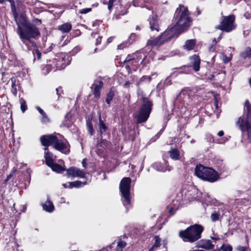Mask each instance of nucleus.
I'll return each mask as SVG.
<instances>
[{
    "mask_svg": "<svg viewBox=\"0 0 251 251\" xmlns=\"http://www.w3.org/2000/svg\"><path fill=\"white\" fill-rule=\"evenodd\" d=\"M14 18L18 25L17 33L20 39L28 50H32L34 57L33 61L36 59L40 60L41 53L34 41V40L38 38L40 35L38 29L34 25L28 22L23 15H21L17 19L15 14Z\"/></svg>",
    "mask_w": 251,
    "mask_h": 251,
    "instance_id": "nucleus-1",
    "label": "nucleus"
},
{
    "mask_svg": "<svg viewBox=\"0 0 251 251\" xmlns=\"http://www.w3.org/2000/svg\"><path fill=\"white\" fill-rule=\"evenodd\" d=\"M174 25L168 29L176 35L184 31L192 24V19L190 17V13L187 7L179 5L176 9L173 19Z\"/></svg>",
    "mask_w": 251,
    "mask_h": 251,
    "instance_id": "nucleus-2",
    "label": "nucleus"
},
{
    "mask_svg": "<svg viewBox=\"0 0 251 251\" xmlns=\"http://www.w3.org/2000/svg\"><path fill=\"white\" fill-rule=\"evenodd\" d=\"M244 108L247 112L246 117H240L236 122V126L242 133L247 132L248 139L251 140V105L248 100L245 101Z\"/></svg>",
    "mask_w": 251,
    "mask_h": 251,
    "instance_id": "nucleus-3",
    "label": "nucleus"
},
{
    "mask_svg": "<svg viewBox=\"0 0 251 251\" xmlns=\"http://www.w3.org/2000/svg\"><path fill=\"white\" fill-rule=\"evenodd\" d=\"M203 230V228L201 226L195 225L185 230L179 231L178 235L184 242L194 243L201 238Z\"/></svg>",
    "mask_w": 251,
    "mask_h": 251,
    "instance_id": "nucleus-4",
    "label": "nucleus"
},
{
    "mask_svg": "<svg viewBox=\"0 0 251 251\" xmlns=\"http://www.w3.org/2000/svg\"><path fill=\"white\" fill-rule=\"evenodd\" d=\"M195 174L198 177L211 182L218 179V176L213 169L204 167L202 165L196 166Z\"/></svg>",
    "mask_w": 251,
    "mask_h": 251,
    "instance_id": "nucleus-5",
    "label": "nucleus"
},
{
    "mask_svg": "<svg viewBox=\"0 0 251 251\" xmlns=\"http://www.w3.org/2000/svg\"><path fill=\"white\" fill-rule=\"evenodd\" d=\"M130 184L131 179L129 177H124L121 180L120 185V192L124 199L123 204L126 207L130 204Z\"/></svg>",
    "mask_w": 251,
    "mask_h": 251,
    "instance_id": "nucleus-6",
    "label": "nucleus"
},
{
    "mask_svg": "<svg viewBox=\"0 0 251 251\" xmlns=\"http://www.w3.org/2000/svg\"><path fill=\"white\" fill-rule=\"evenodd\" d=\"M174 37L173 33H171L168 29H167L161 35L154 39L149 40L147 42V46L159 47L170 41Z\"/></svg>",
    "mask_w": 251,
    "mask_h": 251,
    "instance_id": "nucleus-7",
    "label": "nucleus"
},
{
    "mask_svg": "<svg viewBox=\"0 0 251 251\" xmlns=\"http://www.w3.org/2000/svg\"><path fill=\"white\" fill-rule=\"evenodd\" d=\"M151 105L150 101L144 102L135 116L137 123L145 122L148 119L151 110Z\"/></svg>",
    "mask_w": 251,
    "mask_h": 251,
    "instance_id": "nucleus-8",
    "label": "nucleus"
},
{
    "mask_svg": "<svg viewBox=\"0 0 251 251\" xmlns=\"http://www.w3.org/2000/svg\"><path fill=\"white\" fill-rule=\"evenodd\" d=\"M194 96V92L189 88H184L177 96L176 102H182L183 104L187 105L191 104Z\"/></svg>",
    "mask_w": 251,
    "mask_h": 251,
    "instance_id": "nucleus-9",
    "label": "nucleus"
},
{
    "mask_svg": "<svg viewBox=\"0 0 251 251\" xmlns=\"http://www.w3.org/2000/svg\"><path fill=\"white\" fill-rule=\"evenodd\" d=\"M223 19L220 25L217 26V28L227 32L235 28L236 26L234 23L235 20L234 15L223 16Z\"/></svg>",
    "mask_w": 251,
    "mask_h": 251,
    "instance_id": "nucleus-10",
    "label": "nucleus"
},
{
    "mask_svg": "<svg viewBox=\"0 0 251 251\" xmlns=\"http://www.w3.org/2000/svg\"><path fill=\"white\" fill-rule=\"evenodd\" d=\"M146 58V56L143 52H139L137 54V57H132L128 55L124 60V63H127L126 67L129 68L131 66H137L140 63H142Z\"/></svg>",
    "mask_w": 251,
    "mask_h": 251,
    "instance_id": "nucleus-11",
    "label": "nucleus"
},
{
    "mask_svg": "<svg viewBox=\"0 0 251 251\" xmlns=\"http://www.w3.org/2000/svg\"><path fill=\"white\" fill-rule=\"evenodd\" d=\"M53 148L65 154H68L70 152L67 142L60 134L58 135L57 140L53 145Z\"/></svg>",
    "mask_w": 251,
    "mask_h": 251,
    "instance_id": "nucleus-12",
    "label": "nucleus"
},
{
    "mask_svg": "<svg viewBox=\"0 0 251 251\" xmlns=\"http://www.w3.org/2000/svg\"><path fill=\"white\" fill-rule=\"evenodd\" d=\"M57 137L53 134L43 135L40 137V141L42 145L45 147H48L51 145L53 146Z\"/></svg>",
    "mask_w": 251,
    "mask_h": 251,
    "instance_id": "nucleus-13",
    "label": "nucleus"
},
{
    "mask_svg": "<svg viewBox=\"0 0 251 251\" xmlns=\"http://www.w3.org/2000/svg\"><path fill=\"white\" fill-rule=\"evenodd\" d=\"M67 175L68 176L79 177L84 178L85 174L82 170L78 168L72 167L67 170Z\"/></svg>",
    "mask_w": 251,
    "mask_h": 251,
    "instance_id": "nucleus-14",
    "label": "nucleus"
},
{
    "mask_svg": "<svg viewBox=\"0 0 251 251\" xmlns=\"http://www.w3.org/2000/svg\"><path fill=\"white\" fill-rule=\"evenodd\" d=\"M157 18L156 15H152V17L149 19L150 28L152 31L158 32L159 30Z\"/></svg>",
    "mask_w": 251,
    "mask_h": 251,
    "instance_id": "nucleus-15",
    "label": "nucleus"
},
{
    "mask_svg": "<svg viewBox=\"0 0 251 251\" xmlns=\"http://www.w3.org/2000/svg\"><path fill=\"white\" fill-rule=\"evenodd\" d=\"M191 66L195 71H198L200 70V59L197 55H194L190 57Z\"/></svg>",
    "mask_w": 251,
    "mask_h": 251,
    "instance_id": "nucleus-16",
    "label": "nucleus"
},
{
    "mask_svg": "<svg viewBox=\"0 0 251 251\" xmlns=\"http://www.w3.org/2000/svg\"><path fill=\"white\" fill-rule=\"evenodd\" d=\"M103 85L101 81H98L94 84V89L93 94L96 98H99L100 95V89Z\"/></svg>",
    "mask_w": 251,
    "mask_h": 251,
    "instance_id": "nucleus-17",
    "label": "nucleus"
},
{
    "mask_svg": "<svg viewBox=\"0 0 251 251\" xmlns=\"http://www.w3.org/2000/svg\"><path fill=\"white\" fill-rule=\"evenodd\" d=\"M10 81L11 83V92L14 95L16 96L17 90L19 88V82L16 80V78L14 77L10 79Z\"/></svg>",
    "mask_w": 251,
    "mask_h": 251,
    "instance_id": "nucleus-18",
    "label": "nucleus"
},
{
    "mask_svg": "<svg viewBox=\"0 0 251 251\" xmlns=\"http://www.w3.org/2000/svg\"><path fill=\"white\" fill-rule=\"evenodd\" d=\"M45 158L46 164L49 166L50 165H51V163L53 162V155L48 151V148L46 147L45 148Z\"/></svg>",
    "mask_w": 251,
    "mask_h": 251,
    "instance_id": "nucleus-19",
    "label": "nucleus"
},
{
    "mask_svg": "<svg viewBox=\"0 0 251 251\" xmlns=\"http://www.w3.org/2000/svg\"><path fill=\"white\" fill-rule=\"evenodd\" d=\"M72 29V25L66 23L58 26V29L63 33H68Z\"/></svg>",
    "mask_w": 251,
    "mask_h": 251,
    "instance_id": "nucleus-20",
    "label": "nucleus"
},
{
    "mask_svg": "<svg viewBox=\"0 0 251 251\" xmlns=\"http://www.w3.org/2000/svg\"><path fill=\"white\" fill-rule=\"evenodd\" d=\"M49 167H50L53 171L58 173H61L65 170L64 167L54 162L52 163L51 165H50Z\"/></svg>",
    "mask_w": 251,
    "mask_h": 251,
    "instance_id": "nucleus-21",
    "label": "nucleus"
},
{
    "mask_svg": "<svg viewBox=\"0 0 251 251\" xmlns=\"http://www.w3.org/2000/svg\"><path fill=\"white\" fill-rule=\"evenodd\" d=\"M42 206L44 210L49 212L53 211L54 209L52 202L49 200Z\"/></svg>",
    "mask_w": 251,
    "mask_h": 251,
    "instance_id": "nucleus-22",
    "label": "nucleus"
},
{
    "mask_svg": "<svg viewBox=\"0 0 251 251\" xmlns=\"http://www.w3.org/2000/svg\"><path fill=\"white\" fill-rule=\"evenodd\" d=\"M36 108L42 115V118L41 120V122L43 124L48 123L49 122V119L48 118L47 115L44 111V110L42 109H41L39 106H36Z\"/></svg>",
    "mask_w": 251,
    "mask_h": 251,
    "instance_id": "nucleus-23",
    "label": "nucleus"
},
{
    "mask_svg": "<svg viewBox=\"0 0 251 251\" xmlns=\"http://www.w3.org/2000/svg\"><path fill=\"white\" fill-rule=\"evenodd\" d=\"M196 43L195 40H188L186 41L184 48L188 50H192L195 46Z\"/></svg>",
    "mask_w": 251,
    "mask_h": 251,
    "instance_id": "nucleus-24",
    "label": "nucleus"
},
{
    "mask_svg": "<svg viewBox=\"0 0 251 251\" xmlns=\"http://www.w3.org/2000/svg\"><path fill=\"white\" fill-rule=\"evenodd\" d=\"M153 168L156 169L157 171H161V172H165L167 170L170 171L171 168L169 167L167 168L164 166L163 164H161L160 163H155L153 165Z\"/></svg>",
    "mask_w": 251,
    "mask_h": 251,
    "instance_id": "nucleus-25",
    "label": "nucleus"
},
{
    "mask_svg": "<svg viewBox=\"0 0 251 251\" xmlns=\"http://www.w3.org/2000/svg\"><path fill=\"white\" fill-rule=\"evenodd\" d=\"M86 184V182H81L80 181L76 180L73 182H69V187L71 188H73L74 187L79 188L85 185Z\"/></svg>",
    "mask_w": 251,
    "mask_h": 251,
    "instance_id": "nucleus-26",
    "label": "nucleus"
},
{
    "mask_svg": "<svg viewBox=\"0 0 251 251\" xmlns=\"http://www.w3.org/2000/svg\"><path fill=\"white\" fill-rule=\"evenodd\" d=\"M168 153L172 159L178 160L179 159V153L177 150L173 149L170 151Z\"/></svg>",
    "mask_w": 251,
    "mask_h": 251,
    "instance_id": "nucleus-27",
    "label": "nucleus"
},
{
    "mask_svg": "<svg viewBox=\"0 0 251 251\" xmlns=\"http://www.w3.org/2000/svg\"><path fill=\"white\" fill-rule=\"evenodd\" d=\"M240 56L244 59L251 58V49L250 47H247L241 53Z\"/></svg>",
    "mask_w": 251,
    "mask_h": 251,
    "instance_id": "nucleus-28",
    "label": "nucleus"
},
{
    "mask_svg": "<svg viewBox=\"0 0 251 251\" xmlns=\"http://www.w3.org/2000/svg\"><path fill=\"white\" fill-rule=\"evenodd\" d=\"M155 243L149 251H154V249L160 246L161 239L158 236L154 237Z\"/></svg>",
    "mask_w": 251,
    "mask_h": 251,
    "instance_id": "nucleus-29",
    "label": "nucleus"
},
{
    "mask_svg": "<svg viewBox=\"0 0 251 251\" xmlns=\"http://www.w3.org/2000/svg\"><path fill=\"white\" fill-rule=\"evenodd\" d=\"M201 247L205 249L210 250L213 248L214 245L209 240H207L203 241Z\"/></svg>",
    "mask_w": 251,
    "mask_h": 251,
    "instance_id": "nucleus-30",
    "label": "nucleus"
},
{
    "mask_svg": "<svg viewBox=\"0 0 251 251\" xmlns=\"http://www.w3.org/2000/svg\"><path fill=\"white\" fill-rule=\"evenodd\" d=\"M126 244L123 241L120 240L118 241L116 248L114 250L115 251H123V249L126 246Z\"/></svg>",
    "mask_w": 251,
    "mask_h": 251,
    "instance_id": "nucleus-31",
    "label": "nucleus"
},
{
    "mask_svg": "<svg viewBox=\"0 0 251 251\" xmlns=\"http://www.w3.org/2000/svg\"><path fill=\"white\" fill-rule=\"evenodd\" d=\"M232 251V247L230 245H225L223 244L219 249L215 251Z\"/></svg>",
    "mask_w": 251,
    "mask_h": 251,
    "instance_id": "nucleus-32",
    "label": "nucleus"
},
{
    "mask_svg": "<svg viewBox=\"0 0 251 251\" xmlns=\"http://www.w3.org/2000/svg\"><path fill=\"white\" fill-rule=\"evenodd\" d=\"M114 96V93L113 91L110 90L108 93L107 94V97L106 99V102L109 104L110 103L111 101L113 99V97Z\"/></svg>",
    "mask_w": 251,
    "mask_h": 251,
    "instance_id": "nucleus-33",
    "label": "nucleus"
},
{
    "mask_svg": "<svg viewBox=\"0 0 251 251\" xmlns=\"http://www.w3.org/2000/svg\"><path fill=\"white\" fill-rule=\"evenodd\" d=\"M99 128L101 132H102V130H103L104 131L107 129V126H105V125L102 121L100 117H99Z\"/></svg>",
    "mask_w": 251,
    "mask_h": 251,
    "instance_id": "nucleus-34",
    "label": "nucleus"
},
{
    "mask_svg": "<svg viewBox=\"0 0 251 251\" xmlns=\"http://www.w3.org/2000/svg\"><path fill=\"white\" fill-rule=\"evenodd\" d=\"M114 1L115 0H103V3L104 4H107L108 9L109 10H111L113 7Z\"/></svg>",
    "mask_w": 251,
    "mask_h": 251,
    "instance_id": "nucleus-35",
    "label": "nucleus"
},
{
    "mask_svg": "<svg viewBox=\"0 0 251 251\" xmlns=\"http://www.w3.org/2000/svg\"><path fill=\"white\" fill-rule=\"evenodd\" d=\"M220 214L217 212H214L211 214V219L213 222H215L219 220Z\"/></svg>",
    "mask_w": 251,
    "mask_h": 251,
    "instance_id": "nucleus-36",
    "label": "nucleus"
},
{
    "mask_svg": "<svg viewBox=\"0 0 251 251\" xmlns=\"http://www.w3.org/2000/svg\"><path fill=\"white\" fill-rule=\"evenodd\" d=\"M21 109L24 112L27 109L25 101L23 98L20 99Z\"/></svg>",
    "mask_w": 251,
    "mask_h": 251,
    "instance_id": "nucleus-37",
    "label": "nucleus"
},
{
    "mask_svg": "<svg viewBox=\"0 0 251 251\" xmlns=\"http://www.w3.org/2000/svg\"><path fill=\"white\" fill-rule=\"evenodd\" d=\"M144 0H134L132 1V3L133 6H140V7H144L143 5Z\"/></svg>",
    "mask_w": 251,
    "mask_h": 251,
    "instance_id": "nucleus-38",
    "label": "nucleus"
},
{
    "mask_svg": "<svg viewBox=\"0 0 251 251\" xmlns=\"http://www.w3.org/2000/svg\"><path fill=\"white\" fill-rule=\"evenodd\" d=\"M92 10L91 8H85L82 9H80L79 11V13L81 14H85L89 12H90Z\"/></svg>",
    "mask_w": 251,
    "mask_h": 251,
    "instance_id": "nucleus-39",
    "label": "nucleus"
},
{
    "mask_svg": "<svg viewBox=\"0 0 251 251\" xmlns=\"http://www.w3.org/2000/svg\"><path fill=\"white\" fill-rule=\"evenodd\" d=\"M136 38V35L134 33H132L129 37L128 42L129 44H131L134 40H135Z\"/></svg>",
    "mask_w": 251,
    "mask_h": 251,
    "instance_id": "nucleus-40",
    "label": "nucleus"
},
{
    "mask_svg": "<svg viewBox=\"0 0 251 251\" xmlns=\"http://www.w3.org/2000/svg\"><path fill=\"white\" fill-rule=\"evenodd\" d=\"M247 249L248 248L247 247L239 246L237 247L236 250L237 251H247Z\"/></svg>",
    "mask_w": 251,
    "mask_h": 251,
    "instance_id": "nucleus-41",
    "label": "nucleus"
},
{
    "mask_svg": "<svg viewBox=\"0 0 251 251\" xmlns=\"http://www.w3.org/2000/svg\"><path fill=\"white\" fill-rule=\"evenodd\" d=\"M151 79V77L150 76H143L141 78V81H145L147 80L148 82H150Z\"/></svg>",
    "mask_w": 251,
    "mask_h": 251,
    "instance_id": "nucleus-42",
    "label": "nucleus"
},
{
    "mask_svg": "<svg viewBox=\"0 0 251 251\" xmlns=\"http://www.w3.org/2000/svg\"><path fill=\"white\" fill-rule=\"evenodd\" d=\"M88 130L91 135L93 134V128L91 124L88 125Z\"/></svg>",
    "mask_w": 251,
    "mask_h": 251,
    "instance_id": "nucleus-43",
    "label": "nucleus"
},
{
    "mask_svg": "<svg viewBox=\"0 0 251 251\" xmlns=\"http://www.w3.org/2000/svg\"><path fill=\"white\" fill-rule=\"evenodd\" d=\"M126 46V44H121L118 45L117 48H118V49H119V50H122Z\"/></svg>",
    "mask_w": 251,
    "mask_h": 251,
    "instance_id": "nucleus-44",
    "label": "nucleus"
},
{
    "mask_svg": "<svg viewBox=\"0 0 251 251\" xmlns=\"http://www.w3.org/2000/svg\"><path fill=\"white\" fill-rule=\"evenodd\" d=\"M101 37H99V38H98L97 39L96 44L97 45L100 44L101 42Z\"/></svg>",
    "mask_w": 251,
    "mask_h": 251,
    "instance_id": "nucleus-45",
    "label": "nucleus"
},
{
    "mask_svg": "<svg viewBox=\"0 0 251 251\" xmlns=\"http://www.w3.org/2000/svg\"><path fill=\"white\" fill-rule=\"evenodd\" d=\"M129 84H130V83L129 82V81H126L124 84V87L126 88H127L129 87Z\"/></svg>",
    "mask_w": 251,
    "mask_h": 251,
    "instance_id": "nucleus-46",
    "label": "nucleus"
},
{
    "mask_svg": "<svg viewBox=\"0 0 251 251\" xmlns=\"http://www.w3.org/2000/svg\"><path fill=\"white\" fill-rule=\"evenodd\" d=\"M224 131H222V130L220 131L218 133V136H223V135H224Z\"/></svg>",
    "mask_w": 251,
    "mask_h": 251,
    "instance_id": "nucleus-47",
    "label": "nucleus"
},
{
    "mask_svg": "<svg viewBox=\"0 0 251 251\" xmlns=\"http://www.w3.org/2000/svg\"><path fill=\"white\" fill-rule=\"evenodd\" d=\"M11 176H12V175L11 174L7 176L5 180V181L7 182V181H8L10 179V178L11 177Z\"/></svg>",
    "mask_w": 251,
    "mask_h": 251,
    "instance_id": "nucleus-48",
    "label": "nucleus"
},
{
    "mask_svg": "<svg viewBox=\"0 0 251 251\" xmlns=\"http://www.w3.org/2000/svg\"><path fill=\"white\" fill-rule=\"evenodd\" d=\"M82 166H83V167H84V168L86 167V161H85V159H83V160L82 161Z\"/></svg>",
    "mask_w": 251,
    "mask_h": 251,
    "instance_id": "nucleus-49",
    "label": "nucleus"
},
{
    "mask_svg": "<svg viewBox=\"0 0 251 251\" xmlns=\"http://www.w3.org/2000/svg\"><path fill=\"white\" fill-rule=\"evenodd\" d=\"M152 0H144V2L150 3L152 1Z\"/></svg>",
    "mask_w": 251,
    "mask_h": 251,
    "instance_id": "nucleus-50",
    "label": "nucleus"
},
{
    "mask_svg": "<svg viewBox=\"0 0 251 251\" xmlns=\"http://www.w3.org/2000/svg\"><path fill=\"white\" fill-rule=\"evenodd\" d=\"M60 89H61V88H56V93H57V94L58 95H59V93H58V92H59V90Z\"/></svg>",
    "mask_w": 251,
    "mask_h": 251,
    "instance_id": "nucleus-51",
    "label": "nucleus"
},
{
    "mask_svg": "<svg viewBox=\"0 0 251 251\" xmlns=\"http://www.w3.org/2000/svg\"><path fill=\"white\" fill-rule=\"evenodd\" d=\"M198 15H200L201 13V11L198 8H197Z\"/></svg>",
    "mask_w": 251,
    "mask_h": 251,
    "instance_id": "nucleus-52",
    "label": "nucleus"
},
{
    "mask_svg": "<svg viewBox=\"0 0 251 251\" xmlns=\"http://www.w3.org/2000/svg\"><path fill=\"white\" fill-rule=\"evenodd\" d=\"M63 185L64 188H67L68 187L66 184H63Z\"/></svg>",
    "mask_w": 251,
    "mask_h": 251,
    "instance_id": "nucleus-53",
    "label": "nucleus"
},
{
    "mask_svg": "<svg viewBox=\"0 0 251 251\" xmlns=\"http://www.w3.org/2000/svg\"><path fill=\"white\" fill-rule=\"evenodd\" d=\"M215 105L216 108H218V103H217V102H215Z\"/></svg>",
    "mask_w": 251,
    "mask_h": 251,
    "instance_id": "nucleus-54",
    "label": "nucleus"
},
{
    "mask_svg": "<svg viewBox=\"0 0 251 251\" xmlns=\"http://www.w3.org/2000/svg\"><path fill=\"white\" fill-rule=\"evenodd\" d=\"M6 0H0V3H3L4 1H5Z\"/></svg>",
    "mask_w": 251,
    "mask_h": 251,
    "instance_id": "nucleus-55",
    "label": "nucleus"
},
{
    "mask_svg": "<svg viewBox=\"0 0 251 251\" xmlns=\"http://www.w3.org/2000/svg\"><path fill=\"white\" fill-rule=\"evenodd\" d=\"M173 209V208H171L169 210V212L171 213Z\"/></svg>",
    "mask_w": 251,
    "mask_h": 251,
    "instance_id": "nucleus-56",
    "label": "nucleus"
},
{
    "mask_svg": "<svg viewBox=\"0 0 251 251\" xmlns=\"http://www.w3.org/2000/svg\"><path fill=\"white\" fill-rule=\"evenodd\" d=\"M222 37H221V35H220L219 37H218V41L219 40H220V39H221Z\"/></svg>",
    "mask_w": 251,
    "mask_h": 251,
    "instance_id": "nucleus-57",
    "label": "nucleus"
},
{
    "mask_svg": "<svg viewBox=\"0 0 251 251\" xmlns=\"http://www.w3.org/2000/svg\"><path fill=\"white\" fill-rule=\"evenodd\" d=\"M194 142V140H192L191 141V143H193Z\"/></svg>",
    "mask_w": 251,
    "mask_h": 251,
    "instance_id": "nucleus-58",
    "label": "nucleus"
},
{
    "mask_svg": "<svg viewBox=\"0 0 251 251\" xmlns=\"http://www.w3.org/2000/svg\"><path fill=\"white\" fill-rule=\"evenodd\" d=\"M77 49H78V48H75V49H74V50H77Z\"/></svg>",
    "mask_w": 251,
    "mask_h": 251,
    "instance_id": "nucleus-59",
    "label": "nucleus"
},
{
    "mask_svg": "<svg viewBox=\"0 0 251 251\" xmlns=\"http://www.w3.org/2000/svg\"><path fill=\"white\" fill-rule=\"evenodd\" d=\"M205 251L204 250H198V251Z\"/></svg>",
    "mask_w": 251,
    "mask_h": 251,
    "instance_id": "nucleus-60",
    "label": "nucleus"
},
{
    "mask_svg": "<svg viewBox=\"0 0 251 251\" xmlns=\"http://www.w3.org/2000/svg\"><path fill=\"white\" fill-rule=\"evenodd\" d=\"M9 1L11 3L12 2H13V0H9Z\"/></svg>",
    "mask_w": 251,
    "mask_h": 251,
    "instance_id": "nucleus-61",
    "label": "nucleus"
},
{
    "mask_svg": "<svg viewBox=\"0 0 251 251\" xmlns=\"http://www.w3.org/2000/svg\"><path fill=\"white\" fill-rule=\"evenodd\" d=\"M38 22H39L40 23H41V20H37Z\"/></svg>",
    "mask_w": 251,
    "mask_h": 251,
    "instance_id": "nucleus-62",
    "label": "nucleus"
},
{
    "mask_svg": "<svg viewBox=\"0 0 251 251\" xmlns=\"http://www.w3.org/2000/svg\"><path fill=\"white\" fill-rule=\"evenodd\" d=\"M213 239H214V240H217V238H213Z\"/></svg>",
    "mask_w": 251,
    "mask_h": 251,
    "instance_id": "nucleus-63",
    "label": "nucleus"
},
{
    "mask_svg": "<svg viewBox=\"0 0 251 251\" xmlns=\"http://www.w3.org/2000/svg\"><path fill=\"white\" fill-rule=\"evenodd\" d=\"M179 73L182 74V73H183L182 72H180Z\"/></svg>",
    "mask_w": 251,
    "mask_h": 251,
    "instance_id": "nucleus-64",
    "label": "nucleus"
}]
</instances>
